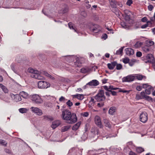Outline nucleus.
Listing matches in <instances>:
<instances>
[{
	"label": "nucleus",
	"mask_w": 155,
	"mask_h": 155,
	"mask_svg": "<svg viewBox=\"0 0 155 155\" xmlns=\"http://www.w3.org/2000/svg\"><path fill=\"white\" fill-rule=\"evenodd\" d=\"M62 117L69 124L74 123L77 121L76 114L74 113L71 114L69 110L67 109H64L62 111Z\"/></svg>",
	"instance_id": "nucleus-1"
},
{
	"label": "nucleus",
	"mask_w": 155,
	"mask_h": 155,
	"mask_svg": "<svg viewBox=\"0 0 155 155\" xmlns=\"http://www.w3.org/2000/svg\"><path fill=\"white\" fill-rule=\"evenodd\" d=\"M141 59L142 60L144 61L145 63L153 64L154 63L155 61L154 58L151 54H149L147 55L143 56Z\"/></svg>",
	"instance_id": "nucleus-2"
},
{
	"label": "nucleus",
	"mask_w": 155,
	"mask_h": 155,
	"mask_svg": "<svg viewBox=\"0 0 155 155\" xmlns=\"http://www.w3.org/2000/svg\"><path fill=\"white\" fill-rule=\"evenodd\" d=\"M95 99L98 102H103L105 101L106 97L104 95V90H99L98 94L94 97Z\"/></svg>",
	"instance_id": "nucleus-3"
},
{
	"label": "nucleus",
	"mask_w": 155,
	"mask_h": 155,
	"mask_svg": "<svg viewBox=\"0 0 155 155\" xmlns=\"http://www.w3.org/2000/svg\"><path fill=\"white\" fill-rule=\"evenodd\" d=\"M50 86V84L44 81H41L38 82V87L39 88L45 89L49 87Z\"/></svg>",
	"instance_id": "nucleus-4"
},
{
	"label": "nucleus",
	"mask_w": 155,
	"mask_h": 155,
	"mask_svg": "<svg viewBox=\"0 0 155 155\" xmlns=\"http://www.w3.org/2000/svg\"><path fill=\"white\" fill-rule=\"evenodd\" d=\"M31 99L32 101L37 104H40L42 102V100L40 97L37 94L32 95Z\"/></svg>",
	"instance_id": "nucleus-5"
},
{
	"label": "nucleus",
	"mask_w": 155,
	"mask_h": 155,
	"mask_svg": "<svg viewBox=\"0 0 155 155\" xmlns=\"http://www.w3.org/2000/svg\"><path fill=\"white\" fill-rule=\"evenodd\" d=\"M130 12L126 10L125 12L124 18L126 22L129 24L132 23V20L130 18Z\"/></svg>",
	"instance_id": "nucleus-6"
},
{
	"label": "nucleus",
	"mask_w": 155,
	"mask_h": 155,
	"mask_svg": "<svg viewBox=\"0 0 155 155\" xmlns=\"http://www.w3.org/2000/svg\"><path fill=\"white\" fill-rule=\"evenodd\" d=\"M135 79V77L133 75H129L124 77L122 79V82H130L134 81Z\"/></svg>",
	"instance_id": "nucleus-7"
},
{
	"label": "nucleus",
	"mask_w": 155,
	"mask_h": 155,
	"mask_svg": "<svg viewBox=\"0 0 155 155\" xmlns=\"http://www.w3.org/2000/svg\"><path fill=\"white\" fill-rule=\"evenodd\" d=\"M140 120L143 123H145L148 120L147 114L146 112H142L140 117Z\"/></svg>",
	"instance_id": "nucleus-8"
},
{
	"label": "nucleus",
	"mask_w": 155,
	"mask_h": 155,
	"mask_svg": "<svg viewBox=\"0 0 155 155\" xmlns=\"http://www.w3.org/2000/svg\"><path fill=\"white\" fill-rule=\"evenodd\" d=\"M30 110L38 115L41 116L43 114L42 110L38 107H32L30 108Z\"/></svg>",
	"instance_id": "nucleus-9"
},
{
	"label": "nucleus",
	"mask_w": 155,
	"mask_h": 155,
	"mask_svg": "<svg viewBox=\"0 0 155 155\" xmlns=\"http://www.w3.org/2000/svg\"><path fill=\"white\" fill-rule=\"evenodd\" d=\"M94 121L95 124L100 128H102L103 127V126L102 124L101 118L100 117L97 115H96L94 118Z\"/></svg>",
	"instance_id": "nucleus-10"
},
{
	"label": "nucleus",
	"mask_w": 155,
	"mask_h": 155,
	"mask_svg": "<svg viewBox=\"0 0 155 155\" xmlns=\"http://www.w3.org/2000/svg\"><path fill=\"white\" fill-rule=\"evenodd\" d=\"M99 84V81L96 80H93L87 83L86 85L84 86L85 88L87 85L91 86H96Z\"/></svg>",
	"instance_id": "nucleus-11"
},
{
	"label": "nucleus",
	"mask_w": 155,
	"mask_h": 155,
	"mask_svg": "<svg viewBox=\"0 0 155 155\" xmlns=\"http://www.w3.org/2000/svg\"><path fill=\"white\" fill-rule=\"evenodd\" d=\"M109 89H110V90H116L118 89V91L119 92H122L123 93H127V94H128L130 91L123 90L121 88L118 87H113V86H109Z\"/></svg>",
	"instance_id": "nucleus-12"
},
{
	"label": "nucleus",
	"mask_w": 155,
	"mask_h": 155,
	"mask_svg": "<svg viewBox=\"0 0 155 155\" xmlns=\"http://www.w3.org/2000/svg\"><path fill=\"white\" fill-rule=\"evenodd\" d=\"M99 26L98 25H95L94 26L92 27H91L90 28V30L94 32L95 33H96L99 32L101 31L100 29L99 28Z\"/></svg>",
	"instance_id": "nucleus-13"
},
{
	"label": "nucleus",
	"mask_w": 155,
	"mask_h": 155,
	"mask_svg": "<svg viewBox=\"0 0 155 155\" xmlns=\"http://www.w3.org/2000/svg\"><path fill=\"white\" fill-rule=\"evenodd\" d=\"M117 62L116 61H114L112 62L111 63L107 64V67L110 70L113 69L116 65Z\"/></svg>",
	"instance_id": "nucleus-14"
},
{
	"label": "nucleus",
	"mask_w": 155,
	"mask_h": 155,
	"mask_svg": "<svg viewBox=\"0 0 155 155\" xmlns=\"http://www.w3.org/2000/svg\"><path fill=\"white\" fill-rule=\"evenodd\" d=\"M126 54L128 55H131L134 54V51L133 49L131 48H127L125 49Z\"/></svg>",
	"instance_id": "nucleus-15"
},
{
	"label": "nucleus",
	"mask_w": 155,
	"mask_h": 155,
	"mask_svg": "<svg viewBox=\"0 0 155 155\" xmlns=\"http://www.w3.org/2000/svg\"><path fill=\"white\" fill-rule=\"evenodd\" d=\"M116 107H115L113 106L110 107L108 111L109 114L111 115H114L116 112Z\"/></svg>",
	"instance_id": "nucleus-16"
},
{
	"label": "nucleus",
	"mask_w": 155,
	"mask_h": 155,
	"mask_svg": "<svg viewBox=\"0 0 155 155\" xmlns=\"http://www.w3.org/2000/svg\"><path fill=\"white\" fill-rule=\"evenodd\" d=\"M104 122L105 126L109 129H110L111 127V125L110 124L109 120L106 119H104Z\"/></svg>",
	"instance_id": "nucleus-17"
},
{
	"label": "nucleus",
	"mask_w": 155,
	"mask_h": 155,
	"mask_svg": "<svg viewBox=\"0 0 155 155\" xmlns=\"http://www.w3.org/2000/svg\"><path fill=\"white\" fill-rule=\"evenodd\" d=\"M112 11L117 16L120 15V12L119 10L117 8H112L111 9Z\"/></svg>",
	"instance_id": "nucleus-18"
},
{
	"label": "nucleus",
	"mask_w": 155,
	"mask_h": 155,
	"mask_svg": "<svg viewBox=\"0 0 155 155\" xmlns=\"http://www.w3.org/2000/svg\"><path fill=\"white\" fill-rule=\"evenodd\" d=\"M28 72L32 74L31 76L34 75L35 74H39L40 73V71L34 70L32 68H31L28 69Z\"/></svg>",
	"instance_id": "nucleus-19"
},
{
	"label": "nucleus",
	"mask_w": 155,
	"mask_h": 155,
	"mask_svg": "<svg viewBox=\"0 0 155 155\" xmlns=\"http://www.w3.org/2000/svg\"><path fill=\"white\" fill-rule=\"evenodd\" d=\"M61 124L59 121H54L52 123V124L51 125V127L53 129H54L56 127L59 126Z\"/></svg>",
	"instance_id": "nucleus-20"
},
{
	"label": "nucleus",
	"mask_w": 155,
	"mask_h": 155,
	"mask_svg": "<svg viewBox=\"0 0 155 155\" xmlns=\"http://www.w3.org/2000/svg\"><path fill=\"white\" fill-rule=\"evenodd\" d=\"M72 96L73 98L75 97L81 100H82L84 98V95L82 94H77L76 95H73Z\"/></svg>",
	"instance_id": "nucleus-21"
},
{
	"label": "nucleus",
	"mask_w": 155,
	"mask_h": 155,
	"mask_svg": "<svg viewBox=\"0 0 155 155\" xmlns=\"http://www.w3.org/2000/svg\"><path fill=\"white\" fill-rule=\"evenodd\" d=\"M76 61L74 62V65L75 67H80L81 66V63L78 58L75 57Z\"/></svg>",
	"instance_id": "nucleus-22"
},
{
	"label": "nucleus",
	"mask_w": 155,
	"mask_h": 155,
	"mask_svg": "<svg viewBox=\"0 0 155 155\" xmlns=\"http://www.w3.org/2000/svg\"><path fill=\"white\" fill-rule=\"evenodd\" d=\"M13 96L14 97V100L16 102H18L21 101V99L20 95H13Z\"/></svg>",
	"instance_id": "nucleus-23"
},
{
	"label": "nucleus",
	"mask_w": 155,
	"mask_h": 155,
	"mask_svg": "<svg viewBox=\"0 0 155 155\" xmlns=\"http://www.w3.org/2000/svg\"><path fill=\"white\" fill-rule=\"evenodd\" d=\"M81 124V122H79L74 124L72 127V130H77Z\"/></svg>",
	"instance_id": "nucleus-24"
},
{
	"label": "nucleus",
	"mask_w": 155,
	"mask_h": 155,
	"mask_svg": "<svg viewBox=\"0 0 155 155\" xmlns=\"http://www.w3.org/2000/svg\"><path fill=\"white\" fill-rule=\"evenodd\" d=\"M41 72L39 74H35L34 75H31V77L32 78H34L36 79H42L43 77L40 75Z\"/></svg>",
	"instance_id": "nucleus-25"
},
{
	"label": "nucleus",
	"mask_w": 155,
	"mask_h": 155,
	"mask_svg": "<svg viewBox=\"0 0 155 155\" xmlns=\"http://www.w3.org/2000/svg\"><path fill=\"white\" fill-rule=\"evenodd\" d=\"M20 95L25 98H27L28 97V94L27 93L22 91L20 93Z\"/></svg>",
	"instance_id": "nucleus-26"
},
{
	"label": "nucleus",
	"mask_w": 155,
	"mask_h": 155,
	"mask_svg": "<svg viewBox=\"0 0 155 155\" xmlns=\"http://www.w3.org/2000/svg\"><path fill=\"white\" fill-rule=\"evenodd\" d=\"M124 47H123L120 48L118 50L116 51L115 54L116 55L120 54L122 55L123 54V50Z\"/></svg>",
	"instance_id": "nucleus-27"
},
{
	"label": "nucleus",
	"mask_w": 155,
	"mask_h": 155,
	"mask_svg": "<svg viewBox=\"0 0 155 155\" xmlns=\"http://www.w3.org/2000/svg\"><path fill=\"white\" fill-rule=\"evenodd\" d=\"M70 127V126H65L62 127L61 129V131L64 132L67 131Z\"/></svg>",
	"instance_id": "nucleus-28"
},
{
	"label": "nucleus",
	"mask_w": 155,
	"mask_h": 155,
	"mask_svg": "<svg viewBox=\"0 0 155 155\" xmlns=\"http://www.w3.org/2000/svg\"><path fill=\"white\" fill-rule=\"evenodd\" d=\"M42 117H43V119L45 120H53L52 118L51 117L48 115L43 116Z\"/></svg>",
	"instance_id": "nucleus-29"
},
{
	"label": "nucleus",
	"mask_w": 155,
	"mask_h": 155,
	"mask_svg": "<svg viewBox=\"0 0 155 155\" xmlns=\"http://www.w3.org/2000/svg\"><path fill=\"white\" fill-rule=\"evenodd\" d=\"M88 134L87 133L86 130L84 132L83 134L82 135L81 138L83 140H85L87 137Z\"/></svg>",
	"instance_id": "nucleus-30"
},
{
	"label": "nucleus",
	"mask_w": 155,
	"mask_h": 155,
	"mask_svg": "<svg viewBox=\"0 0 155 155\" xmlns=\"http://www.w3.org/2000/svg\"><path fill=\"white\" fill-rule=\"evenodd\" d=\"M135 77V78H136L139 80H141L143 78H146V77L144 76H143L141 75H138L137 76H134Z\"/></svg>",
	"instance_id": "nucleus-31"
},
{
	"label": "nucleus",
	"mask_w": 155,
	"mask_h": 155,
	"mask_svg": "<svg viewBox=\"0 0 155 155\" xmlns=\"http://www.w3.org/2000/svg\"><path fill=\"white\" fill-rule=\"evenodd\" d=\"M43 74L49 78H50L52 80H54L55 79L54 77H52L51 75L50 74L46 71H44L43 72Z\"/></svg>",
	"instance_id": "nucleus-32"
},
{
	"label": "nucleus",
	"mask_w": 155,
	"mask_h": 155,
	"mask_svg": "<svg viewBox=\"0 0 155 155\" xmlns=\"http://www.w3.org/2000/svg\"><path fill=\"white\" fill-rule=\"evenodd\" d=\"M90 70L89 68H82L81 70V71L83 73H86L89 72Z\"/></svg>",
	"instance_id": "nucleus-33"
},
{
	"label": "nucleus",
	"mask_w": 155,
	"mask_h": 155,
	"mask_svg": "<svg viewBox=\"0 0 155 155\" xmlns=\"http://www.w3.org/2000/svg\"><path fill=\"white\" fill-rule=\"evenodd\" d=\"M0 144L5 147L7 146V143L4 140L0 139Z\"/></svg>",
	"instance_id": "nucleus-34"
},
{
	"label": "nucleus",
	"mask_w": 155,
	"mask_h": 155,
	"mask_svg": "<svg viewBox=\"0 0 155 155\" xmlns=\"http://www.w3.org/2000/svg\"><path fill=\"white\" fill-rule=\"evenodd\" d=\"M136 151L138 153H141L144 151V149L141 147H138L136 149Z\"/></svg>",
	"instance_id": "nucleus-35"
},
{
	"label": "nucleus",
	"mask_w": 155,
	"mask_h": 155,
	"mask_svg": "<svg viewBox=\"0 0 155 155\" xmlns=\"http://www.w3.org/2000/svg\"><path fill=\"white\" fill-rule=\"evenodd\" d=\"M152 88V86H149V87L146 89L145 90L146 94H150L151 93L150 90Z\"/></svg>",
	"instance_id": "nucleus-36"
},
{
	"label": "nucleus",
	"mask_w": 155,
	"mask_h": 155,
	"mask_svg": "<svg viewBox=\"0 0 155 155\" xmlns=\"http://www.w3.org/2000/svg\"><path fill=\"white\" fill-rule=\"evenodd\" d=\"M143 44L142 42H137L135 44L134 46L136 48H138L141 47Z\"/></svg>",
	"instance_id": "nucleus-37"
},
{
	"label": "nucleus",
	"mask_w": 155,
	"mask_h": 155,
	"mask_svg": "<svg viewBox=\"0 0 155 155\" xmlns=\"http://www.w3.org/2000/svg\"><path fill=\"white\" fill-rule=\"evenodd\" d=\"M68 25L69 28L71 29L74 30L75 31H76V29L73 26V24L71 22H70L68 24Z\"/></svg>",
	"instance_id": "nucleus-38"
},
{
	"label": "nucleus",
	"mask_w": 155,
	"mask_h": 155,
	"mask_svg": "<svg viewBox=\"0 0 155 155\" xmlns=\"http://www.w3.org/2000/svg\"><path fill=\"white\" fill-rule=\"evenodd\" d=\"M121 25L123 28H128L129 26V25H127V23L124 22H121Z\"/></svg>",
	"instance_id": "nucleus-39"
},
{
	"label": "nucleus",
	"mask_w": 155,
	"mask_h": 155,
	"mask_svg": "<svg viewBox=\"0 0 155 155\" xmlns=\"http://www.w3.org/2000/svg\"><path fill=\"white\" fill-rule=\"evenodd\" d=\"M66 57V59L67 61H71V60H72V59L74 58V57L72 56H65Z\"/></svg>",
	"instance_id": "nucleus-40"
},
{
	"label": "nucleus",
	"mask_w": 155,
	"mask_h": 155,
	"mask_svg": "<svg viewBox=\"0 0 155 155\" xmlns=\"http://www.w3.org/2000/svg\"><path fill=\"white\" fill-rule=\"evenodd\" d=\"M19 112L21 113H26L27 110L26 108H21L19 109Z\"/></svg>",
	"instance_id": "nucleus-41"
},
{
	"label": "nucleus",
	"mask_w": 155,
	"mask_h": 155,
	"mask_svg": "<svg viewBox=\"0 0 155 155\" xmlns=\"http://www.w3.org/2000/svg\"><path fill=\"white\" fill-rule=\"evenodd\" d=\"M130 61V59L128 58H125L123 59V62L124 64H127L129 63Z\"/></svg>",
	"instance_id": "nucleus-42"
},
{
	"label": "nucleus",
	"mask_w": 155,
	"mask_h": 155,
	"mask_svg": "<svg viewBox=\"0 0 155 155\" xmlns=\"http://www.w3.org/2000/svg\"><path fill=\"white\" fill-rule=\"evenodd\" d=\"M3 91L5 92V93H7L8 92V89L5 86H3L1 88Z\"/></svg>",
	"instance_id": "nucleus-43"
},
{
	"label": "nucleus",
	"mask_w": 155,
	"mask_h": 155,
	"mask_svg": "<svg viewBox=\"0 0 155 155\" xmlns=\"http://www.w3.org/2000/svg\"><path fill=\"white\" fill-rule=\"evenodd\" d=\"M116 69L117 70H120L122 68V65L120 64H117L116 65Z\"/></svg>",
	"instance_id": "nucleus-44"
},
{
	"label": "nucleus",
	"mask_w": 155,
	"mask_h": 155,
	"mask_svg": "<svg viewBox=\"0 0 155 155\" xmlns=\"http://www.w3.org/2000/svg\"><path fill=\"white\" fill-rule=\"evenodd\" d=\"M67 100L63 96H61L59 99V101L60 102L63 101L64 102H65V101Z\"/></svg>",
	"instance_id": "nucleus-45"
},
{
	"label": "nucleus",
	"mask_w": 155,
	"mask_h": 155,
	"mask_svg": "<svg viewBox=\"0 0 155 155\" xmlns=\"http://www.w3.org/2000/svg\"><path fill=\"white\" fill-rule=\"evenodd\" d=\"M66 104L68 107H70L73 105V104L72 102L70 100H69L66 102Z\"/></svg>",
	"instance_id": "nucleus-46"
},
{
	"label": "nucleus",
	"mask_w": 155,
	"mask_h": 155,
	"mask_svg": "<svg viewBox=\"0 0 155 155\" xmlns=\"http://www.w3.org/2000/svg\"><path fill=\"white\" fill-rule=\"evenodd\" d=\"M105 149L101 148V149H99L98 150H96V151L99 152V154H100L104 152V150Z\"/></svg>",
	"instance_id": "nucleus-47"
},
{
	"label": "nucleus",
	"mask_w": 155,
	"mask_h": 155,
	"mask_svg": "<svg viewBox=\"0 0 155 155\" xmlns=\"http://www.w3.org/2000/svg\"><path fill=\"white\" fill-rule=\"evenodd\" d=\"M110 5L112 8L116 7L117 6L116 2L110 3Z\"/></svg>",
	"instance_id": "nucleus-48"
},
{
	"label": "nucleus",
	"mask_w": 155,
	"mask_h": 155,
	"mask_svg": "<svg viewBox=\"0 0 155 155\" xmlns=\"http://www.w3.org/2000/svg\"><path fill=\"white\" fill-rule=\"evenodd\" d=\"M101 103H99L97 104V106L99 107H103L104 105V101L101 102Z\"/></svg>",
	"instance_id": "nucleus-49"
},
{
	"label": "nucleus",
	"mask_w": 155,
	"mask_h": 155,
	"mask_svg": "<svg viewBox=\"0 0 155 155\" xmlns=\"http://www.w3.org/2000/svg\"><path fill=\"white\" fill-rule=\"evenodd\" d=\"M149 86H151L148 85L147 84H143L142 87L144 88H148Z\"/></svg>",
	"instance_id": "nucleus-50"
},
{
	"label": "nucleus",
	"mask_w": 155,
	"mask_h": 155,
	"mask_svg": "<svg viewBox=\"0 0 155 155\" xmlns=\"http://www.w3.org/2000/svg\"><path fill=\"white\" fill-rule=\"evenodd\" d=\"M132 3V0H128L126 3V4L127 5L130 6L131 5Z\"/></svg>",
	"instance_id": "nucleus-51"
},
{
	"label": "nucleus",
	"mask_w": 155,
	"mask_h": 155,
	"mask_svg": "<svg viewBox=\"0 0 155 155\" xmlns=\"http://www.w3.org/2000/svg\"><path fill=\"white\" fill-rule=\"evenodd\" d=\"M143 51L145 52H147L149 51L150 49L148 47H144L143 48Z\"/></svg>",
	"instance_id": "nucleus-52"
},
{
	"label": "nucleus",
	"mask_w": 155,
	"mask_h": 155,
	"mask_svg": "<svg viewBox=\"0 0 155 155\" xmlns=\"http://www.w3.org/2000/svg\"><path fill=\"white\" fill-rule=\"evenodd\" d=\"M81 115L84 117H87L89 115V113L88 112H85L82 113Z\"/></svg>",
	"instance_id": "nucleus-53"
},
{
	"label": "nucleus",
	"mask_w": 155,
	"mask_h": 155,
	"mask_svg": "<svg viewBox=\"0 0 155 155\" xmlns=\"http://www.w3.org/2000/svg\"><path fill=\"white\" fill-rule=\"evenodd\" d=\"M148 8L149 10L151 11L153 8V6L152 5H150L148 6Z\"/></svg>",
	"instance_id": "nucleus-54"
},
{
	"label": "nucleus",
	"mask_w": 155,
	"mask_h": 155,
	"mask_svg": "<svg viewBox=\"0 0 155 155\" xmlns=\"http://www.w3.org/2000/svg\"><path fill=\"white\" fill-rule=\"evenodd\" d=\"M144 98L145 99L148 101H151L152 100V98L150 97L149 96H148L147 95Z\"/></svg>",
	"instance_id": "nucleus-55"
},
{
	"label": "nucleus",
	"mask_w": 155,
	"mask_h": 155,
	"mask_svg": "<svg viewBox=\"0 0 155 155\" xmlns=\"http://www.w3.org/2000/svg\"><path fill=\"white\" fill-rule=\"evenodd\" d=\"M142 55V53L140 51H137L136 53V56L138 57H140Z\"/></svg>",
	"instance_id": "nucleus-56"
},
{
	"label": "nucleus",
	"mask_w": 155,
	"mask_h": 155,
	"mask_svg": "<svg viewBox=\"0 0 155 155\" xmlns=\"http://www.w3.org/2000/svg\"><path fill=\"white\" fill-rule=\"evenodd\" d=\"M116 6L118 5L120 7H121L122 6V5L120 2L116 1Z\"/></svg>",
	"instance_id": "nucleus-57"
},
{
	"label": "nucleus",
	"mask_w": 155,
	"mask_h": 155,
	"mask_svg": "<svg viewBox=\"0 0 155 155\" xmlns=\"http://www.w3.org/2000/svg\"><path fill=\"white\" fill-rule=\"evenodd\" d=\"M136 98L138 99H143V97H142L141 95H140L139 94H136Z\"/></svg>",
	"instance_id": "nucleus-58"
},
{
	"label": "nucleus",
	"mask_w": 155,
	"mask_h": 155,
	"mask_svg": "<svg viewBox=\"0 0 155 155\" xmlns=\"http://www.w3.org/2000/svg\"><path fill=\"white\" fill-rule=\"evenodd\" d=\"M68 11V8H65L63 11V13H67Z\"/></svg>",
	"instance_id": "nucleus-59"
},
{
	"label": "nucleus",
	"mask_w": 155,
	"mask_h": 155,
	"mask_svg": "<svg viewBox=\"0 0 155 155\" xmlns=\"http://www.w3.org/2000/svg\"><path fill=\"white\" fill-rule=\"evenodd\" d=\"M147 19L146 17H144L143 18H142L141 19V21L143 22H145L147 21Z\"/></svg>",
	"instance_id": "nucleus-60"
},
{
	"label": "nucleus",
	"mask_w": 155,
	"mask_h": 155,
	"mask_svg": "<svg viewBox=\"0 0 155 155\" xmlns=\"http://www.w3.org/2000/svg\"><path fill=\"white\" fill-rule=\"evenodd\" d=\"M104 88L105 89L106 91H110V89H109V87L108 88V87L107 86H103Z\"/></svg>",
	"instance_id": "nucleus-61"
},
{
	"label": "nucleus",
	"mask_w": 155,
	"mask_h": 155,
	"mask_svg": "<svg viewBox=\"0 0 155 155\" xmlns=\"http://www.w3.org/2000/svg\"><path fill=\"white\" fill-rule=\"evenodd\" d=\"M140 95L142 97H143V99L146 96V95L145 94V93L144 91H142L140 93Z\"/></svg>",
	"instance_id": "nucleus-62"
},
{
	"label": "nucleus",
	"mask_w": 155,
	"mask_h": 155,
	"mask_svg": "<svg viewBox=\"0 0 155 155\" xmlns=\"http://www.w3.org/2000/svg\"><path fill=\"white\" fill-rule=\"evenodd\" d=\"M142 87L140 86H138L136 87V90L139 91H140L142 89Z\"/></svg>",
	"instance_id": "nucleus-63"
},
{
	"label": "nucleus",
	"mask_w": 155,
	"mask_h": 155,
	"mask_svg": "<svg viewBox=\"0 0 155 155\" xmlns=\"http://www.w3.org/2000/svg\"><path fill=\"white\" fill-rule=\"evenodd\" d=\"M150 20L151 21H155V12L154 13L153 16L150 18Z\"/></svg>",
	"instance_id": "nucleus-64"
}]
</instances>
